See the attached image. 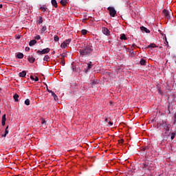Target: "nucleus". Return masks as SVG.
Wrapping results in <instances>:
<instances>
[{
	"instance_id": "nucleus-54",
	"label": "nucleus",
	"mask_w": 176,
	"mask_h": 176,
	"mask_svg": "<svg viewBox=\"0 0 176 176\" xmlns=\"http://www.w3.org/2000/svg\"><path fill=\"white\" fill-rule=\"evenodd\" d=\"M17 39H20V36H18V37H17Z\"/></svg>"
},
{
	"instance_id": "nucleus-46",
	"label": "nucleus",
	"mask_w": 176,
	"mask_h": 176,
	"mask_svg": "<svg viewBox=\"0 0 176 176\" xmlns=\"http://www.w3.org/2000/svg\"><path fill=\"white\" fill-rule=\"evenodd\" d=\"M145 148H146V152H148V150L149 149V146H146Z\"/></svg>"
},
{
	"instance_id": "nucleus-14",
	"label": "nucleus",
	"mask_w": 176,
	"mask_h": 176,
	"mask_svg": "<svg viewBox=\"0 0 176 176\" xmlns=\"http://www.w3.org/2000/svg\"><path fill=\"white\" fill-rule=\"evenodd\" d=\"M13 98H14L15 102H19V94H14L13 96Z\"/></svg>"
},
{
	"instance_id": "nucleus-33",
	"label": "nucleus",
	"mask_w": 176,
	"mask_h": 176,
	"mask_svg": "<svg viewBox=\"0 0 176 176\" xmlns=\"http://www.w3.org/2000/svg\"><path fill=\"white\" fill-rule=\"evenodd\" d=\"M25 105H30V99H26L25 100Z\"/></svg>"
},
{
	"instance_id": "nucleus-48",
	"label": "nucleus",
	"mask_w": 176,
	"mask_h": 176,
	"mask_svg": "<svg viewBox=\"0 0 176 176\" xmlns=\"http://www.w3.org/2000/svg\"><path fill=\"white\" fill-rule=\"evenodd\" d=\"M142 151H144V152H145V151H146V148H144L143 149H142Z\"/></svg>"
},
{
	"instance_id": "nucleus-39",
	"label": "nucleus",
	"mask_w": 176,
	"mask_h": 176,
	"mask_svg": "<svg viewBox=\"0 0 176 176\" xmlns=\"http://www.w3.org/2000/svg\"><path fill=\"white\" fill-rule=\"evenodd\" d=\"M1 124L2 126H5V124H6V121H2Z\"/></svg>"
},
{
	"instance_id": "nucleus-4",
	"label": "nucleus",
	"mask_w": 176,
	"mask_h": 176,
	"mask_svg": "<svg viewBox=\"0 0 176 176\" xmlns=\"http://www.w3.org/2000/svg\"><path fill=\"white\" fill-rule=\"evenodd\" d=\"M162 13L164 14V15L165 16V17H166V19H171V16H170V14H171V11H168V10H163Z\"/></svg>"
},
{
	"instance_id": "nucleus-35",
	"label": "nucleus",
	"mask_w": 176,
	"mask_h": 176,
	"mask_svg": "<svg viewBox=\"0 0 176 176\" xmlns=\"http://www.w3.org/2000/svg\"><path fill=\"white\" fill-rule=\"evenodd\" d=\"M47 91H48V93H51V94H52V93H54V91L49 89V88L47 87Z\"/></svg>"
},
{
	"instance_id": "nucleus-38",
	"label": "nucleus",
	"mask_w": 176,
	"mask_h": 176,
	"mask_svg": "<svg viewBox=\"0 0 176 176\" xmlns=\"http://www.w3.org/2000/svg\"><path fill=\"white\" fill-rule=\"evenodd\" d=\"M34 80H35V82H38V80H39V78H38V76H36Z\"/></svg>"
},
{
	"instance_id": "nucleus-7",
	"label": "nucleus",
	"mask_w": 176,
	"mask_h": 176,
	"mask_svg": "<svg viewBox=\"0 0 176 176\" xmlns=\"http://www.w3.org/2000/svg\"><path fill=\"white\" fill-rule=\"evenodd\" d=\"M140 30L141 31H142V32H146V34H149L151 32V31L148 30V28L144 26L140 27Z\"/></svg>"
},
{
	"instance_id": "nucleus-42",
	"label": "nucleus",
	"mask_w": 176,
	"mask_h": 176,
	"mask_svg": "<svg viewBox=\"0 0 176 176\" xmlns=\"http://www.w3.org/2000/svg\"><path fill=\"white\" fill-rule=\"evenodd\" d=\"M120 144H123V142H124V140L123 139H121V140H120Z\"/></svg>"
},
{
	"instance_id": "nucleus-52",
	"label": "nucleus",
	"mask_w": 176,
	"mask_h": 176,
	"mask_svg": "<svg viewBox=\"0 0 176 176\" xmlns=\"http://www.w3.org/2000/svg\"><path fill=\"white\" fill-rule=\"evenodd\" d=\"M158 93H162V91H160V89H158Z\"/></svg>"
},
{
	"instance_id": "nucleus-16",
	"label": "nucleus",
	"mask_w": 176,
	"mask_h": 176,
	"mask_svg": "<svg viewBox=\"0 0 176 176\" xmlns=\"http://www.w3.org/2000/svg\"><path fill=\"white\" fill-rule=\"evenodd\" d=\"M36 43V40H31L29 43V46H34Z\"/></svg>"
},
{
	"instance_id": "nucleus-2",
	"label": "nucleus",
	"mask_w": 176,
	"mask_h": 176,
	"mask_svg": "<svg viewBox=\"0 0 176 176\" xmlns=\"http://www.w3.org/2000/svg\"><path fill=\"white\" fill-rule=\"evenodd\" d=\"M173 111H174V107L173 106V104H171V103L168 102V107H166V110L165 111V112L168 116L169 115H171Z\"/></svg>"
},
{
	"instance_id": "nucleus-26",
	"label": "nucleus",
	"mask_w": 176,
	"mask_h": 176,
	"mask_svg": "<svg viewBox=\"0 0 176 176\" xmlns=\"http://www.w3.org/2000/svg\"><path fill=\"white\" fill-rule=\"evenodd\" d=\"M49 58H50V57H49V55H45L44 56L43 61H48Z\"/></svg>"
},
{
	"instance_id": "nucleus-40",
	"label": "nucleus",
	"mask_w": 176,
	"mask_h": 176,
	"mask_svg": "<svg viewBox=\"0 0 176 176\" xmlns=\"http://www.w3.org/2000/svg\"><path fill=\"white\" fill-rule=\"evenodd\" d=\"M165 45L168 47V41L167 40H166Z\"/></svg>"
},
{
	"instance_id": "nucleus-6",
	"label": "nucleus",
	"mask_w": 176,
	"mask_h": 176,
	"mask_svg": "<svg viewBox=\"0 0 176 176\" xmlns=\"http://www.w3.org/2000/svg\"><path fill=\"white\" fill-rule=\"evenodd\" d=\"M49 52H50V48H45V49H43L41 51L38 50L37 54H46L49 53Z\"/></svg>"
},
{
	"instance_id": "nucleus-23",
	"label": "nucleus",
	"mask_w": 176,
	"mask_h": 176,
	"mask_svg": "<svg viewBox=\"0 0 176 176\" xmlns=\"http://www.w3.org/2000/svg\"><path fill=\"white\" fill-rule=\"evenodd\" d=\"M46 30H47V28H46V26H43L41 29V34H44L45 33V31H46Z\"/></svg>"
},
{
	"instance_id": "nucleus-18",
	"label": "nucleus",
	"mask_w": 176,
	"mask_h": 176,
	"mask_svg": "<svg viewBox=\"0 0 176 176\" xmlns=\"http://www.w3.org/2000/svg\"><path fill=\"white\" fill-rule=\"evenodd\" d=\"M52 96L54 97L55 101H58V97H57V95H56L54 92H52Z\"/></svg>"
},
{
	"instance_id": "nucleus-49",
	"label": "nucleus",
	"mask_w": 176,
	"mask_h": 176,
	"mask_svg": "<svg viewBox=\"0 0 176 176\" xmlns=\"http://www.w3.org/2000/svg\"><path fill=\"white\" fill-rule=\"evenodd\" d=\"M129 53H133V54H134V52H133V50L129 51Z\"/></svg>"
},
{
	"instance_id": "nucleus-5",
	"label": "nucleus",
	"mask_w": 176,
	"mask_h": 176,
	"mask_svg": "<svg viewBox=\"0 0 176 176\" xmlns=\"http://www.w3.org/2000/svg\"><path fill=\"white\" fill-rule=\"evenodd\" d=\"M161 126L164 127L166 131H170V127H171V125H170V124L163 122L162 124H161Z\"/></svg>"
},
{
	"instance_id": "nucleus-13",
	"label": "nucleus",
	"mask_w": 176,
	"mask_h": 176,
	"mask_svg": "<svg viewBox=\"0 0 176 176\" xmlns=\"http://www.w3.org/2000/svg\"><path fill=\"white\" fill-rule=\"evenodd\" d=\"M8 129H9V126H7L5 130V134L2 135L1 137H6V135H8V134H9V131L8 130Z\"/></svg>"
},
{
	"instance_id": "nucleus-34",
	"label": "nucleus",
	"mask_w": 176,
	"mask_h": 176,
	"mask_svg": "<svg viewBox=\"0 0 176 176\" xmlns=\"http://www.w3.org/2000/svg\"><path fill=\"white\" fill-rule=\"evenodd\" d=\"M34 39H36L37 41H39V39H41V36L37 35L34 37Z\"/></svg>"
},
{
	"instance_id": "nucleus-43",
	"label": "nucleus",
	"mask_w": 176,
	"mask_h": 176,
	"mask_svg": "<svg viewBox=\"0 0 176 176\" xmlns=\"http://www.w3.org/2000/svg\"><path fill=\"white\" fill-rule=\"evenodd\" d=\"M30 79H32V80H35V78H34V76H30Z\"/></svg>"
},
{
	"instance_id": "nucleus-25",
	"label": "nucleus",
	"mask_w": 176,
	"mask_h": 176,
	"mask_svg": "<svg viewBox=\"0 0 176 176\" xmlns=\"http://www.w3.org/2000/svg\"><path fill=\"white\" fill-rule=\"evenodd\" d=\"M72 41V39L69 38V39H67V40L65 41V43L66 45H69V43H71Z\"/></svg>"
},
{
	"instance_id": "nucleus-3",
	"label": "nucleus",
	"mask_w": 176,
	"mask_h": 176,
	"mask_svg": "<svg viewBox=\"0 0 176 176\" xmlns=\"http://www.w3.org/2000/svg\"><path fill=\"white\" fill-rule=\"evenodd\" d=\"M107 10H109L111 17H115L116 14V10H115V8L113 7H109L107 8Z\"/></svg>"
},
{
	"instance_id": "nucleus-24",
	"label": "nucleus",
	"mask_w": 176,
	"mask_h": 176,
	"mask_svg": "<svg viewBox=\"0 0 176 176\" xmlns=\"http://www.w3.org/2000/svg\"><path fill=\"white\" fill-rule=\"evenodd\" d=\"M54 40L55 42H58V41H60V38H58V36L55 35L54 36Z\"/></svg>"
},
{
	"instance_id": "nucleus-53",
	"label": "nucleus",
	"mask_w": 176,
	"mask_h": 176,
	"mask_svg": "<svg viewBox=\"0 0 176 176\" xmlns=\"http://www.w3.org/2000/svg\"><path fill=\"white\" fill-rule=\"evenodd\" d=\"M134 46H135V45H134V44H133V45H132V47H134Z\"/></svg>"
},
{
	"instance_id": "nucleus-10",
	"label": "nucleus",
	"mask_w": 176,
	"mask_h": 176,
	"mask_svg": "<svg viewBox=\"0 0 176 176\" xmlns=\"http://www.w3.org/2000/svg\"><path fill=\"white\" fill-rule=\"evenodd\" d=\"M92 68H93V65L91 64V62H89V63H88L87 69H85V74H87L89 69H91Z\"/></svg>"
},
{
	"instance_id": "nucleus-50",
	"label": "nucleus",
	"mask_w": 176,
	"mask_h": 176,
	"mask_svg": "<svg viewBox=\"0 0 176 176\" xmlns=\"http://www.w3.org/2000/svg\"><path fill=\"white\" fill-rule=\"evenodd\" d=\"M143 165L144 166V167H146L148 166L146 164H143Z\"/></svg>"
},
{
	"instance_id": "nucleus-47",
	"label": "nucleus",
	"mask_w": 176,
	"mask_h": 176,
	"mask_svg": "<svg viewBox=\"0 0 176 176\" xmlns=\"http://www.w3.org/2000/svg\"><path fill=\"white\" fill-rule=\"evenodd\" d=\"M3 8V6L2 4H0V9H2Z\"/></svg>"
},
{
	"instance_id": "nucleus-19",
	"label": "nucleus",
	"mask_w": 176,
	"mask_h": 176,
	"mask_svg": "<svg viewBox=\"0 0 176 176\" xmlns=\"http://www.w3.org/2000/svg\"><path fill=\"white\" fill-rule=\"evenodd\" d=\"M67 0H61L60 1V4L63 6H67Z\"/></svg>"
},
{
	"instance_id": "nucleus-37",
	"label": "nucleus",
	"mask_w": 176,
	"mask_h": 176,
	"mask_svg": "<svg viewBox=\"0 0 176 176\" xmlns=\"http://www.w3.org/2000/svg\"><path fill=\"white\" fill-rule=\"evenodd\" d=\"M25 50V52H30V47H26Z\"/></svg>"
},
{
	"instance_id": "nucleus-17",
	"label": "nucleus",
	"mask_w": 176,
	"mask_h": 176,
	"mask_svg": "<svg viewBox=\"0 0 176 176\" xmlns=\"http://www.w3.org/2000/svg\"><path fill=\"white\" fill-rule=\"evenodd\" d=\"M23 57H24V54H23V53H21V52H19L16 54V58H23Z\"/></svg>"
},
{
	"instance_id": "nucleus-36",
	"label": "nucleus",
	"mask_w": 176,
	"mask_h": 176,
	"mask_svg": "<svg viewBox=\"0 0 176 176\" xmlns=\"http://www.w3.org/2000/svg\"><path fill=\"white\" fill-rule=\"evenodd\" d=\"M41 124H46V121L45 120H41Z\"/></svg>"
},
{
	"instance_id": "nucleus-1",
	"label": "nucleus",
	"mask_w": 176,
	"mask_h": 176,
	"mask_svg": "<svg viewBox=\"0 0 176 176\" xmlns=\"http://www.w3.org/2000/svg\"><path fill=\"white\" fill-rule=\"evenodd\" d=\"M79 52L82 57H86L89 56L91 53H93V49L91 48V46L87 45L84 48L80 50Z\"/></svg>"
},
{
	"instance_id": "nucleus-22",
	"label": "nucleus",
	"mask_w": 176,
	"mask_h": 176,
	"mask_svg": "<svg viewBox=\"0 0 176 176\" xmlns=\"http://www.w3.org/2000/svg\"><path fill=\"white\" fill-rule=\"evenodd\" d=\"M52 4L54 6V8H57V1L56 0H52Z\"/></svg>"
},
{
	"instance_id": "nucleus-30",
	"label": "nucleus",
	"mask_w": 176,
	"mask_h": 176,
	"mask_svg": "<svg viewBox=\"0 0 176 176\" xmlns=\"http://www.w3.org/2000/svg\"><path fill=\"white\" fill-rule=\"evenodd\" d=\"M2 122H6V114L3 115Z\"/></svg>"
},
{
	"instance_id": "nucleus-12",
	"label": "nucleus",
	"mask_w": 176,
	"mask_h": 176,
	"mask_svg": "<svg viewBox=\"0 0 176 176\" xmlns=\"http://www.w3.org/2000/svg\"><path fill=\"white\" fill-rule=\"evenodd\" d=\"M155 47H157L155 43H151L147 46V49H155Z\"/></svg>"
},
{
	"instance_id": "nucleus-15",
	"label": "nucleus",
	"mask_w": 176,
	"mask_h": 176,
	"mask_svg": "<svg viewBox=\"0 0 176 176\" xmlns=\"http://www.w3.org/2000/svg\"><path fill=\"white\" fill-rule=\"evenodd\" d=\"M120 39H121L122 41H126L127 37L126 36L125 34H122L120 35Z\"/></svg>"
},
{
	"instance_id": "nucleus-31",
	"label": "nucleus",
	"mask_w": 176,
	"mask_h": 176,
	"mask_svg": "<svg viewBox=\"0 0 176 176\" xmlns=\"http://www.w3.org/2000/svg\"><path fill=\"white\" fill-rule=\"evenodd\" d=\"M46 9H47V8H45V7H41L40 8V10L43 11V12H46Z\"/></svg>"
},
{
	"instance_id": "nucleus-29",
	"label": "nucleus",
	"mask_w": 176,
	"mask_h": 176,
	"mask_svg": "<svg viewBox=\"0 0 176 176\" xmlns=\"http://www.w3.org/2000/svg\"><path fill=\"white\" fill-rule=\"evenodd\" d=\"M81 34L82 35H86V34H87V30H81Z\"/></svg>"
},
{
	"instance_id": "nucleus-32",
	"label": "nucleus",
	"mask_w": 176,
	"mask_h": 176,
	"mask_svg": "<svg viewBox=\"0 0 176 176\" xmlns=\"http://www.w3.org/2000/svg\"><path fill=\"white\" fill-rule=\"evenodd\" d=\"M175 123H176V112L175 113L173 116V124H175Z\"/></svg>"
},
{
	"instance_id": "nucleus-21",
	"label": "nucleus",
	"mask_w": 176,
	"mask_h": 176,
	"mask_svg": "<svg viewBox=\"0 0 176 176\" xmlns=\"http://www.w3.org/2000/svg\"><path fill=\"white\" fill-rule=\"evenodd\" d=\"M146 63V60H145V59H141L140 64V65H145V64Z\"/></svg>"
},
{
	"instance_id": "nucleus-27",
	"label": "nucleus",
	"mask_w": 176,
	"mask_h": 176,
	"mask_svg": "<svg viewBox=\"0 0 176 176\" xmlns=\"http://www.w3.org/2000/svg\"><path fill=\"white\" fill-rule=\"evenodd\" d=\"M67 45L65 41L60 45V47L63 49H65V47H67Z\"/></svg>"
},
{
	"instance_id": "nucleus-44",
	"label": "nucleus",
	"mask_w": 176,
	"mask_h": 176,
	"mask_svg": "<svg viewBox=\"0 0 176 176\" xmlns=\"http://www.w3.org/2000/svg\"><path fill=\"white\" fill-rule=\"evenodd\" d=\"M62 64H63V65H65V62L63 60H62Z\"/></svg>"
},
{
	"instance_id": "nucleus-9",
	"label": "nucleus",
	"mask_w": 176,
	"mask_h": 176,
	"mask_svg": "<svg viewBox=\"0 0 176 176\" xmlns=\"http://www.w3.org/2000/svg\"><path fill=\"white\" fill-rule=\"evenodd\" d=\"M28 60L31 64H34V63H35V58H34V56H28Z\"/></svg>"
},
{
	"instance_id": "nucleus-55",
	"label": "nucleus",
	"mask_w": 176,
	"mask_h": 176,
	"mask_svg": "<svg viewBox=\"0 0 176 176\" xmlns=\"http://www.w3.org/2000/svg\"><path fill=\"white\" fill-rule=\"evenodd\" d=\"M0 113H1V111H0Z\"/></svg>"
},
{
	"instance_id": "nucleus-8",
	"label": "nucleus",
	"mask_w": 176,
	"mask_h": 176,
	"mask_svg": "<svg viewBox=\"0 0 176 176\" xmlns=\"http://www.w3.org/2000/svg\"><path fill=\"white\" fill-rule=\"evenodd\" d=\"M102 33L104 34V35H109V30H108V28H102Z\"/></svg>"
},
{
	"instance_id": "nucleus-28",
	"label": "nucleus",
	"mask_w": 176,
	"mask_h": 176,
	"mask_svg": "<svg viewBox=\"0 0 176 176\" xmlns=\"http://www.w3.org/2000/svg\"><path fill=\"white\" fill-rule=\"evenodd\" d=\"M170 138H171V140H174V138H175V132H173L171 133Z\"/></svg>"
},
{
	"instance_id": "nucleus-20",
	"label": "nucleus",
	"mask_w": 176,
	"mask_h": 176,
	"mask_svg": "<svg viewBox=\"0 0 176 176\" xmlns=\"http://www.w3.org/2000/svg\"><path fill=\"white\" fill-rule=\"evenodd\" d=\"M42 23H43V18H42V16H40L38 19V24H42Z\"/></svg>"
},
{
	"instance_id": "nucleus-45",
	"label": "nucleus",
	"mask_w": 176,
	"mask_h": 176,
	"mask_svg": "<svg viewBox=\"0 0 176 176\" xmlns=\"http://www.w3.org/2000/svg\"><path fill=\"white\" fill-rule=\"evenodd\" d=\"M107 123H108L109 122V120H108V118H106L104 120Z\"/></svg>"
},
{
	"instance_id": "nucleus-11",
	"label": "nucleus",
	"mask_w": 176,
	"mask_h": 176,
	"mask_svg": "<svg viewBox=\"0 0 176 176\" xmlns=\"http://www.w3.org/2000/svg\"><path fill=\"white\" fill-rule=\"evenodd\" d=\"M19 77L20 78H24L27 75V71L23 70V72L19 73Z\"/></svg>"
},
{
	"instance_id": "nucleus-41",
	"label": "nucleus",
	"mask_w": 176,
	"mask_h": 176,
	"mask_svg": "<svg viewBox=\"0 0 176 176\" xmlns=\"http://www.w3.org/2000/svg\"><path fill=\"white\" fill-rule=\"evenodd\" d=\"M108 123L110 126H113V123H112V122H111V121H109Z\"/></svg>"
},
{
	"instance_id": "nucleus-51",
	"label": "nucleus",
	"mask_w": 176,
	"mask_h": 176,
	"mask_svg": "<svg viewBox=\"0 0 176 176\" xmlns=\"http://www.w3.org/2000/svg\"><path fill=\"white\" fill-rule=\"evenodd\" d=\"M86 20H87L86 19H83L82 22L85 23V21H86Z\"/></svg>"
}]
</instances>
